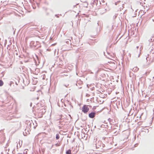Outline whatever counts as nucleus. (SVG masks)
Segmentation results:
<instances>
[{"label":"nucleus","instance_id":"f257e3e1","mask_svg":"<svg viewBox=\"0 0 154 154\" xmlns=\"http://www.w3.org/2000/svg\"><path fill=\"white\" fill-rule=\"evenodd\" d=\"M36 111L38 113L41 115H43V114L45 113L46 112L45 106L41 107V109H39L37 110Z\"/></svg>","mask_w":154,"mask_h":154},{"label":"nucleus","instance_id":"f03ea898","mask_svg":"<svg viewBox=\"0 0 154 154\" xmlns=\"http://www.w3.org/2000/svg\"><path fill=\"white\" fill-rule=\"evenodd\" d=\"M82 110L84 113H87L89 110V108L88 107V106L84 105L82 107Z\"/></svg>","mask_w":154,"mask_h":154},{"label":"nucleus","instance_id":"7ed1b4c3","mask_svg":"<svg viewBox=\"0 0 154 154\" xmlns=\"http://www.w3.org/2000/svg\"><path fill=\"white\" fill-rule=\"evenodd\" d=\"M44 107L43 106H42V105L41 104L38 103L36 104L34 108L35 109V111L37 110H38V109H39L41 107Z\"/></svg>","mask_w":154,"mask_h":154},{"label":"nucleus","instance_id":"20e7f679","mask_svg":"<svg viewBox=\"0 0 154 154\" xmlns=\"http://www.w3.org/2000/svg\"><path fill=\"white\" fill-rule=\"evenodd\" d=\"M95 112H91L89 114V116L90 118H93L95 117Z\"/></svg>","mask_w":154,"mask_h":154},{"label":"nucleus","instance_id":"39448f33","mask_svg":"<svg viewBox=\"0 0 154 154\" xmlns=\"http://www.w3.org/2000/svg\"><path fill=\"white\" fill-rule=\"evenodd\" d=\"M71 151L70 150H68L66 152V154H71Z\"/></svg>","mask_w":154,"mask_h":154},{"label":"nucleus","instance_id":"423d86ee","mask_svg":"<svg viewBox=\"0 0 154 154\" xmlns=\"http://www.w3.org/2000/svg\"><path fill=\"white\" fill-rule=\"evenodd\" d=\"M3 84L4 83L1 80H0V86H2Z\"/></svg>","mask_w":154,"mask_h":154},{"label":"nucleus","instance_id":"0eeeda50","mask_svg":"<svg viewBox=\"0 0 154 154\" xmlns=\"http://www.w3.org/2000/svg\"><path fill=\"white\" fill-rule=\"evenodd\" d=\"M138 69L139 68L137 67H135L133 69V70H135L136 71H137L138 70Z\"/></svg>","mask_w":154,"mask_h":154},{"label":"nucleus","instance_id":"6e6552de","mask_svg":"<svg viewBox=\"0 0 154 154\" xmlns=\"http://www.w3.org/2000/svg\"><path fill=\"white\" fill-rule=\"evenodd\" d=\"M56 138L57 139H58L60 138V136L58 134H57L56 135Z\"/></svg>","mask_w":154,"mask_h":154},{"label":"nucleus","instance_id":"1a4fd4ad","mask_svg":"<svg viewBox=\"0 0 154 154\" xmlns=\"http://www.w3.org/2000/svg\"><path fill=\"white\" fill-rule=\"evenodd\" d=\"M98 144H102V143L101 141L98 142V143H97V144H96L97 146Z\"/></svg>","mask_w":154,"mask_h":154},{"label":"nucleus","instance_id":"9d476101","mask_svg":"<svg viewBox=\"0 0 154 154\" xmlns=\"http://www.w3.org/2000/svg\"><path fill=\"white\" fill-rule=\"evenodd\" d=\"M55 145L57 146H60V145L59 144H58L57 143L55 144Z\"/></svg>","mask_w":154,"mask_h":154},{"label":"nucleus","instance_id":"9b49d317","mask_svg":"<svg viewBox=\"0 0 154 154\" xmlns=\"http://www.w3.org/2000/svg\"><path fill=\"white\" fill-rule=\"evenodd\" d=\"M17 154H22V153H18Z\"/></svg>","mask_w":154,"mask_h":154}]
</instances>
